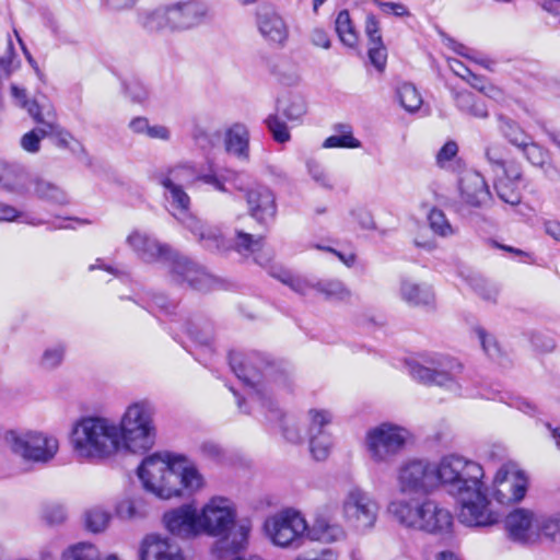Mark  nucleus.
Listing matches in <instances>:
<instances>
[{"label": "nucleus", "mask_w": 560, "mask_h": 560, "mask_svg": "<svg viewBox=\"0 0 560 560\" xmlns=\"http://www.w3.org/2000/svg\"><path fill=\"white\" fill-rule=\"evenodd\" d=\"M411 374L416 380L423 383L435 384L445 388L453 396L462 395L460 384L444 371L431 370L425 366L416 365L411 370Z\"/></svg>", "instance_id": "nucleus-26"}, {"label": "nucleus", "mask_w": 560, "mask_h": 560, "mask_svg": "<svg viewBox=\"0 0 560 560\" xmlns=\"http://www.w3.org/2000/svg\"><path fill=\"white\" fill-rule=\"evenodd\" d=\"M539 513L517 508L505 517L504 527L509 538L520 544H535L538 541Z\"/></svg>", "instance_id": "nucleus-17"}, {"label": "nucleus", "mask_w": 560, "mask_h": 560, "mask_svg": "<svg viewBox=\"0 0 560 560\" xmlns=\"http://www.w3.org/2000/svg\"><path fill=\"white\" fill-rule=\"evenodd\" d=\"M200 179L203 183L213 186L214 189L226 192V184L234 185L237 179V175L233 172H225L224 174L211 173L200 176Z\"/></svg>", "instance_id": "nucleus-50"}, {"label": "nucleus", "mask_w": 560, "mask_h": 560, "mask_svg": "<svg viewBox=\"0 0 560 560\" xmlns=\"http://www.w3.org/2000/svg\"><path fill=\"white\" fill-rule=\"evenodd\" d=\"M310 451L316 460H324L328 457L331 448V438L329 434L308 436Z\"/></svg>", "instance_id": "nucleus-47"}, {"label": "nucleus", "mask_w": 560, "mask_h": 560, "mask_svg": "<svg viewBox=\"0 0 560 560\" xmlns=\"http://www.w3.org/2000/svg\"><path fill=\"white\" fill-rule=\"evenodd\" d=\"M43 518L50 525H60L67 520V510L61 503H47L43 509Z\"/></svg>", "instance_id": "nucleus-51"}, {"label": "nucleus", "mask_w": 560, "mask_h": 560, "mask_svg": "<svg viewBox=\"0 0 560 560\" xmlns=\"http://www.w3.org/2000/svg\"><path fill=\"white\" fill-rule=\"evenodd\" d=\"M361 147V142L353 137L350 127H343L340 133L332 135L328 137L324 143L323 148L325 149H334V148H347V149H357Z\"/></svg>", "instance_id": "nucleus-44"}, {"label": "nucleus", "mask_w": 560, "mask_h": 560, "mask_svg": "<svg viewBox=\"0 0 560 560\" xmlns=\"http://www.w3.org/2000/svg\"><path fill=\"white\" fill-rule=\"evenodd\" d=\"M164 528L174 537L195 539L200 537L197 506L184 503L167 510L162 516Z\"/></svg>", "instance_id": "nucleus-16"}, {"label": "nucleus", "mask_w": 560, "mask_h": 560, "mask_svg": "<svg viewBox=\"0 0 560 560\" xmlns=\"http://www.w3.org/2000/svg\"><path fill=\"white\" fill-rule=\"evenodd\" d=\"M350 214L355 221H358L361 224L362 228H364V229L373 228V225H374L373 218H372L371 213L369 211H366L365 209H363V208L352 209Z\"/></svg>", "instance_id": "nucleus-61"}, {"label": "nucleus", "mask_w": 560, "mask_h": 560, "mask_svg": "<svg viewBox=\"0 0 560 560\" xmlns=\"http://www.w3.org/2000/svg\"><path fill=\"white\" fill-rule=\"evenodd\" d=\"M141 560H184V558L178 546L167 538L151 535L142 541Z\"/></svg>", "instance_id": "nucleus-22"}, {"label": "nucleus", "mask_w": 560, "mask_h": 560, "mask_svg": "<svg viewBox=\"0 0 560 560\" xmlns=\"http://www.w3.org/2000/svg\"><path fill=\"white\" fill-rule=\"evenodd\" d=\"M438 489L443 488L459 505L458 520L469 527H486L498 522L485 492V470L476 460L451 453L440 457Z\"/></svg>", "instance_id": "nucleus-1"}, {"label": "nucleus", "mask_w": 560, "mask_h": 560, "mask_svg": "<svg viewBox=\"0 0 560 560\" xmlns=\"http://www.w3.org/2000/svg\"><path fill=\"white\" fill-rule=\"evenodd\" d=\"M39 131L43 137H52L58 145L68 147L72 136L60 127L57 115L52 106L43 108V117L38 118Z\"/></svg>", "instance_id": "nucleus-29"}, {"label": "nucleus", "mask_w": 560, "mask_h": 560, "mask_svg": "<svg viewBox=\"0 0 560 560\" xmlns=\"http://www.w3.org/2000/svg\"><path fill=\"white\" fill-rule=\"evenodd\" d=\"M127 244L136 252V254L147 262H153L159 259L168 260L171 269L177 281H187L190 285L199 288L200 283L206 279V273L187 258L171 254L166 245L160 244L156 240L148 234L133 231L126 240Z\"/></svg>", "instance_id": "nucleus-8"}, {"label": "nucleus", "mask_w": 560, "mask_h": 560, "mask_svg": "<svg viewBox=\"0 0 560 560\" xmlns=\"http://www.w3.org/2000/svg\"><path fill=\"white\" fill-rule=\"evenodd\" d=\"M521 178L518 170H513L511 174H506L500 178L495 184V189L499 198L511 206L521 202V194L515 180Z\"/></svg>", "instance_id": "nucleus-32"}, {"label": "nucleus", "mask_w": 560, "mask_h": 560, "mask_svg": "<svg viewBox=\"0 0 560 560\" xmlns=\"http://www.w3.org/2000/svg\"><path fill=\"white\" fill-rule=\"evenodd\" d=\"M438 464L425 458H407L395 470V486L401 498L430 495L438 491Z\"/></svg>", "instance_id": "nucleus-10"}, {"label": "nucleus", "mask_w": 560, "mask_h": 560, "mask_svg": "<svg viewBox=\"0 0 560 560\" xmlns=\"http://www.w3.org/2000/svg\"><path fill=\"white\" fill-rule=\"evenodd\" d=\"M10 92L14 104L21 108L26 109L28 115L34 119L36 124L38 122V118L43 117V108L45 106H51L50 104L39 105L35 101H30L27 98L26 90L15 83L11 84Z\"/></svg>", "instance_id": "nucleus-37"}, {"label": "nucleus", "mask_w": 560, "mask_h": 560, "mask_svg": "<svg viewBox=\"0 0 560 560\" xmlns=\"http://www.w3.org/2000/svg\"><path fill=\"white\" fill-rule=\"evenodd\" d=\"M282 433L284 439L293 444L302 443L304 440L301 427L293 418H285L283 420Z\"/></svg>", "instance_id": "nucleus-56"}, {"label": "nucleus", "mask_w": 560, "mask_h": 560, "mask_svg": "<svg viewBox=\"0 0 560 560\" xmlns=\"http://www.w3.org/2000/svg\"><path fill=\"white\" fill-rule=\"evenodd\" d=\"M341 510L347 521L371 529L377 521L380 505L370 492L359 486H351L345 492Z\"/></svg>", "instance_id": "nucleus-14"}, {"label": "nucleus", "mask_w": 560, "mask_h": 560, "mask_svg": "<svg viewBox=\"0 0 560 560\" xmlns=\"http://www.w3.org/2000/svg\"><path fill=\"white\" fill-rule=\"evenodd\" d=\"M235 245L240 253L254 256L255 261L262 267L268 266L272 260L273 253L266 245L262 236L237 232Z\"/></svg>", "instance_id": "nucleus-23"}, {"label": "nucleus", "mask_w": 560, "mask_h": 560, "mask_svg": "<svg viewBox=\"0 0 560 560\" xmlns=\"http://www.w3.org/2000/svg\"><path fill=\"white\" fill-rule=\"evenodd\" d=\"M266 124L276 141L284 143L290 140V132L287 125L277 116H269L266 120Z\"/></svg>", "instance_id": "nucleus-55"}, {"label": "nucleus", "mask_w": 560, "mask_h": 560, "mask_svg": "<svg viewBox=\"0 0 560 560\" xmlns=\"http://www.w3.org/2000/svg\"><path fill=\"white\" fill-rule=\"evenodd\" d=\"M231 368L235 375L248 387L247 396L253 402H258L261 406L267 404L271 405L270 397L267 395L265 387L260 386V373L253 365L252 361L247 358H243L238 354L232 355Z\"/></svg>", "instance_id": "nucleus-19"}, {"label": "nucleus", "mask_w": 560, "mask_h": 560, "mask_svg": "<svg viewBox=\"0 0 560 560\" xmlns=\"http://www.w3.org/2000/svg\"><path fill=\"white\" fill-rule=\"evenodd\" d=\"M32 178L23 168L0 161V189L15 194L30 192Z\"/></svg>", "instance_id": "nucleus-24"}, {"label": "nucleus", "mask_w": 560, "mask_h": 560, "mask_svg": "<svg viewBox=\"0 0 560 560\" xmlns=\"http://www.w3.org/2000/svg\"><path fill=\"white\" fill-rule=\"evenodd\" d=\"M459 195L464 203L475 208L483 206L491 197L485 178L476 171H465L462 174Z\"/></svg>", "instance_id": "nucleus-21"}, {"label": "nucleus", "mask_w": 560, "mask_h": 560, "mask_svg": "<svg viewBox=\"0 0 560 560\" xmlns=\"http://www.w3.org/2000/svg\"><path fill=\"white\" fill-rule=\"evenodd\" d=\"M281 110L289 120H299L306 113V104L302 97L293 96L281 104Z\"/></svg>", "instance_id": "nucleus-48"}, {"label": "nucleus", "mask_w": 560, "mask_h": 560, "mask_svg": "<svg viewBox=\"0 0 560 560\" xmlns=\"http://www.w3.org/2000/svg\"><path fill=\"white\" fill-rule=\"evenodd\" d=\"M20 214V211L14 207L0 202V221H14Z\"/></svg>", "instance_id": "nucleus-63"}, {"label": "nucleus", "mask_w": 560, "mask_h": 560, "mask_svg": "<svg viewBox=\"0 0 560 560\" xmlns=\"http://www.w3.org/2000/svg\"><path fill=\"white\" fill-rule=\"evenodd\" d=\"M305 538L312 541L331 544L343 540L346 532L338 523H331L324 517H317L311 526L307 525Z\"/></svg>", "instance_id": "nucleus-25"}, {"label": "nucleus", "mask_w": 560, "mask_h": 560, "mask_svg": "<svg viewBox=\"0 0 560 560\" xmlns=\"http://www.w3.org/2000/svg\"><path fill=\"white\" fill-rule=\"evenodd\" d=\"M72 456L80 463H100L119 452L116 421L97 415L75 419L69 430Z\"/></svg>", "instance_id": "nucleus-4"}, {"label": "nucleus", "mask_w": 560, "mask_h": 560, "mask_svg": "<svg viewBox=\"0 0 560 560\" xmlns=\"http://www.w3.org/2000/svg\"><path fill=\"white\" fill-rule=\"evenodd\" d=\"M501 128L509 141L517 148L522 149V147L526 144L527 140H529V137H527L512 120H503Z\"/></svg>", "instance_id": "nucleus-53"}, {"label": "nucleus", "mask_w": 560, "mask_h": 560, "mask_svg": "<svg viewBox=\"0 0 560 560\" xmlns=\"http://www.w3.org/2000/svg\"><path fill=\"white\" fill-rule=\"evenodd\" d=\"M428 220L432 231L442 237H447L455 233V230L443 211L439 209H432L429 213Z\"/></svg>", "instance_id": "nucleus-45"}, {"label": "nucleus", "mask_w": 560, "mask_h": 560, "mask_svg": "<svg viewBox=\"0 0 560 560\" xmlns=\"http://www.w3.org/2000/svg\"><path fill=\"white\" fill-rule=\"evenodd\" d=\"M338 556L331 549H325L318 555H303L299 556L295 560H337Z\"/></svg>", "instance_id": "nucleus-64"}, {"label": "nucleus", "mask_w": 560, "mask_h": 560, "mask_svg": "<svg viewBox=\"0 0 560 560\" xmlns=\"http://www.w3.org/2000/svg\"><path fill=\"white\" fill-rule=\"evenodd\" d=\"M458 151V147L454 141L446 142L436 154V162L440 166H444L450 162Z\"/></svg>", "instance_id": "nucleus-59"}, {"label": "nucleus", "mask_w": 560, "mask_h": 560, "mask_svg": "<svg viewBox=\"0 0 560 560\" xmlns=\"http://www.w3.org/2000/svg\"><path fill=\"white\" fill-rule=\"evenodd\" d=\"M194 174L189 167L179 166L173 168L161 179L165 189L164 196L170 205L171 213L183 221L185 226L195 234L208 249H226L228 246L219 229L206 226L200 220L190 214L191 200L184 188L185 184L192 180Z\"/></svg>", "instance_id": "nucleus-6"}, {"label": "nucleus", "mask_w": 560, "mask_h": 560, "mask_svg": "<svg viewBox=\"0 0 560 560\" xmlns=\"http://www.w3.org/2000/svg\"><path fill=\"white\" fill-rule=\"evenodd\" d=\"M147 501L141 497L124 498L115 505V514L122 521H136L148 515Z\"/></svg>", "instance_id": "nucleus-31"}, {"label": "nucleus", "mask_w": 560, "mask_h": 560, "mask_svg": "<svg viewBox=\"0 0 560 560\" xmlns=\"http://www.w3.org/2000/svg\"><path fill=\"white\" fill-rule=\"evenodd\" d=\"M310 39L314 46L320 47L323 49H328L330 47V39L328 34L323 28L312 30Z\"/></svg>", "instance_id": "nucleus-60"}, {"label": "nucleus", "mask_w": 560, "mask_h": 560, "mask_svg": "<svg viewBox=\"0 0 560 560\" xmlns=\"http://www.w3.org/2000/svg\"><path fill=\"white\" fill-rule=\"evenodd\" d=\"M307 522L294 510H283L268 516L262 525L265 537L280 548H298L305 539Z\"/></svg>", "instance_id": "nucleus-12"}, {"label": "nucleus", "mask_w": 560, "mask_h": 560, "mask_svg": "<svg viewBox=\"0 0 560 560\" xmlns=\"http://www.w3.org/2000/svg\"><path fill=\"white\" fill-rule=\"evenodd\" d=\"M154 416L155 408L147 399L129 404L116 422L119 448L133 454H143L151 450L156 440Z\"/></svg>", "instance_id": "nucleus-7"}, {"label": "nucleus", "mask_w": 560, "mask_h": 560, "mask_svg": "<svg viewBox=\"0 0 560 560\" xmlns=\"http://www.w3.org/2000/svg\"><path fill=\"white\" fill-rule=\"evenodd\" d=\"M528 489V477L517 464H502L494 472L491 482L485 483L486 497L500 504H514L522 501Z\"/></svg>", "instance_id": "nucleus-13"}, {"label": "nucleus", "mask_w": 560, "mask_h": 560, "mask_svg": "<svg viewBox=\"0 0 560 560\" xmlns=\"http://www.w3.org/2000/svg\"><path fill=\"white\" fill-rule=\"evenodd\" d=\"M173 32L197 30L213 19L211 4L207 0H177L171 2Z\"/></svg>", "instance_id": "nucleus-15"}, {"label": "nucleus", "mask_w": 560, "mask_h": 560, "mask_svg": "<svg viewBox=\"0 0 560 560\" xmlns=\"http://www.w3.org/2000/svg\"><path fill=\"white\" fill-rule=\"evenodd\" d=\"M249 133L242 124H234L225 130L224 147L228 153L247 160L249 152Z\"/></svg>", "instance_id": "nucleus-28"}, {"label": "nucleus", "mask_w": 560, "mask_h": 560, "mask_svg": "<svg viewBox=\"0 0 560 560\" xmlns=\"http://www.w3.org/2000/svg\"><path fill=\"white\" fill-rule=\"evenodd\" d=\"M280 280L300 294H307L312 290L317 291V281L306 277L292 276L289 272H283Z\"/></svg>", "instance_id": "nucleus-46"}, {"label": "nucleus", "mask_w": 560, "mask_h": 560, "mask_svg": "<svg viewBox=\"0 0 560 560\" xmlns=\"http://www.w3.org/2000/svg\"><path fill=\"white\" fill-rule=\"evenodd\" d=\"M44 137L39 131V126L36 129H33L21 138L20 144L22 149L28 153H36L40 149V140Z\"/></svg>", "instance_id": "nucleus-57"}, {"label": "nucleus", "mask_w": 560, "mask_h": 560, "mask_svg": "<svg viewBox=\"0 0 560 560\" xmlns=\"http://www.w3.org/2000/svg\"><path fill=\"white\" fill-rule=\"evenodd\" d=\"M306 168L312 179L320 187L331 190L335 187V180L325 166L315 159L306 161Z\"/></svg>", "instance_id": "nucleus-43"}, {"label": "nucleus", "mask_w": 560, "mask_h": 560, "mask_svg": "<svg viewBox=\"0 0 560 560\" xmlns=\"http://www.w3.org/2000/svg\"><path fill=\"white\" fill-rule=\"evenodd\" d=\"M256 26L262 39L272 47L282 48L289 39V26L284 19L270 8L256 12Z\"/></svg>", "instance_id": "nucleus-18"}, {"label": "nucleus", "mask_w": 560, "mask_h": 560, "mask_svg": "<svg viewBox=\"0 0 560 560\" xmlns=\"http://www.w3.org/2000/svg\"><path fill=\"white\" fill-rule=\"evenodd\" d=\"M542 537L560 542V514L546 515L539 513L538 541Z\"/></svg>", "instance_id": "nucleus-41"}, {"label": "nucleus", "mask_w": 560, "mask_h": 560, "mask_svg": "<svg viewBox=\"0 0 560 560\" xmlns=\"http://www.w3.org/2000/svg\"><path fill=\"white\" fill-rule=\"evenodd\" d=\"M397 100L400 106L408 113H416L420 109L423 100L417 88L408 82L397 88Z\"/></svg>", "instance_id": "nucleus-40"}, {"label": "nucleus", "mask_w": 560, "mask_h": 560, "mask_svg": "<svg viewBox=\"0 0 560 560\" xmlns=\"http://www.w3.org/2000/svg\"><path fill=\"white\" fill-rule=\"evenodd\" d=\"M525 155L528 161L536 166H545L549 162L548 152L545 151L541 147L527 140L526 144L522 147Z\"/></svg>", "instance_id": "nucleus-52"}, {"label": "nucleus", "mask_w": 560, "mask_h": 560, "mask_svg": "<svg viewBox=\"0 0 560 560\" xmlns=\"http://www.w3.org/2000/svg\"><path fill=\"white\" fill-rule=\"evenodd\" d=\"M129 129L136 133L145 136L150 139L167 141L171 138V131L163 125H151L145 117H135L129 122Z\"/></svg>", "instance_id": "nucleus-33"}, {"label": "nucleus", "mask_w": 560, "mask_h": 560, "mask_svg": "<svg viewBox=\"0 0 560 560\" xmlns=\"http://www.w3.org/2000/svg\"><path fill=\"white\" fill-rule=\"evenodd\" d=\"M400 295L404 301L411 305H425L433 301V294L429 288L421 287L407 279L401 281Z\"/></svg>", "instance_id": "nucleus-34"}, {"label": "nucleus", "mask_w": 560, "mask_h": 560, "mask_svg": "<svg viewBox=\"0 0 560 560\" xmlns=\"http://www.w3.org/2000/svg\"><path fill=\"white\" fill-rule=\"evenodd\" d=\"M112 514L102 506H92L83 514L84 527L93 534L103 533L109 526Z\"/></svg>", "instance_id": "nucleus-35"}, {"label": "nucleus", "mask_w": 560, "mask_h": 560, "mask_svg": "<svg viewBox=\"0 0 560 560\" xmlns=\"http://www.w3.org/2000/svg\"><path fill=\"white\" fill-rule=\"evenodd\" d=\"M66 348L63 345L48 347L40 358V365L44 369L52 370L61 364L65 358Z\"/></svg>", "instance_id": "nucleus-49"}, {"label": "nucleus", "mask_w": 560, "mask_h": 560, "mask_svg": "<svg viewBox=\"0 0 560 560\" xmlns=\"http://www.w3.org/2000/svg\"><path fill=\"white\" fill-rule=\"evenodd\" d=\"M60 560H120L116 555L103 556L101 549L86 541L75 542L65 548Z\"/></svg>", "instance_id": "nucleus-30"}, {"label": "nucleus", "mask_w": 560, "mask_h": 560, "mask_svg": "<svg viewBox=\"0 0 560 560\" xmlns=\"http://www.w3.org/2000/svg\"><path fill=\"white\" fill-rule=\"evenodd\" d=\"M387 512L401 527L432 535L450 534L454 525L451 511L428 497L395 498Z\"/></svg>", "instance_id": "nucleus-5"}, {"label": "nucleus", "mask_w": 560, "mask_h": 560, "mask_svg": "<svg viewBox=\"0 0 560 560\" xmlns=\"http://www.w3.org/2000/svg\"><path fill=\"white\" fill-rule=\"evenodd\" d=\"M317 292L329 301H347L351 296L350 290L339 280L317 281Z\"/></svg>", "instance_id": "nucleus-42"}, {"label": "nucleus", "mask_w": 560, "mask_h": 560, "mask_svg": "<svg viewBox=\"0 0 560 560\" xmlns=\"http://www.w3.org/2000/svg\"><path fill=\"white\" fill-rule=\"evenodd\" d=\"M248 212L260 224L271 222L277 213L276 198L267 187H255L247 191Z\"/></svg>", "instance_id": "nucleus-20"}, {"label": "nucleus", "mask_w": 560, "mask_h": 560, "mask_svg": "<svg viewBox=\"0 0 560 560\" xmlns=\"http://www.w3.org/2000/svg\"><path fill=\"white\" fill-rule=\"evenodd\" d=\"M32 189L39 198L46 199L50 202L57 205H65L68 202L67 194L61 188L42 178H32L31 190Z\"/></svg>", "instance_id": "nucleus-36"}, {"label": "nucleus", "mask_w": 560, "mask_h": 560, "mask_svg": "<svg viewBox=\"0 0 560 560\" xmlns=\"http://www.w3.org/2000/svg\"><path fill=\"white\" fill-rule=\"evenodd\" d=\"M369 58L380 72L384 71L387 61V50L382 40L369 43Z\"/></svg>", "instance_id": "nucleus-54"}, {"label": "nucleus", "mask_w": 560, "mask_h": 560, "mask_svg": "<svg viewBox=\"0 0 560 560\" xmlns=\"http://www.w3.org/2000/svg\"><path fill=\"white\" fill-rule=\"evenodd\" d=\"M365 33L369 37V43H374L375 40L381 42L382 36L380 34L378 22L373 15H369L365 22Z\"/></svg>", "instance_id": "nucleus-62"}, {"label": "nucleus", "mask_w": 560, "mask_h": 560, "mask_svg": "<svg viewBox=\"0 0 560 560\" xmlns=\"http://www.w3.org/2000/svg\"><path fill=\"white\" fill-rule=\"evenodd\" d=\"M336 32L339 39L348 47L354 48L359 43V34L347 10H342L336 18Z\"/></svg>", "instance_id": "nucleus-38"}, {"label": "nucleus", "mask_w": 560, "mask_h": 560, "mask_svg": "<svg viewBox=\"0 0 560 560\" xmlns=\"http://www.w3.org/2000/svg\"><path fill=\"white\" fill-rule=\"evenodd\" d=\"M5 441L13 454L36 464L51 462L60 448L58 436L42 430L10 431Z\"/></svg>", "instance_id": "nucleus-11"}, {"label": "nucleus", "mask_w": 560, "mask_h": 560, "mask_svg": "<svg viewBox=\"0 0 560 560\" xmlns=\"http://www.w3.org/2000/svg\"><path fill=\"white\" fill-rule=\"evenodd\" d=\"M332 416L326 409L312 408L306 413L307 436L328 434L326 428L330 424Z\"/></svg>", "instance_id": "nucleus-39"}, {"label": "nucleus", "mask_w": 560, "mask_h": 560, "mask_svg": "<svg viewBox=\"0 0 560 560\" xmlns=\"http://www.w3.org/2000/svg\"><path fill=\"white\" fill-rule=\"evenodd\" d=\"M137 475L143 489L163 501L189 498L206 488L198 466L188 457L170 452L143 458Z\"/></svg>", "instance_id": "nucleus-2"}, {"label": "nucleus", "mask_w": 560, "mask_h": 560, "mask_svg": "<svg viewBox=\"0 0 560 560\" xmlns=\"http://www.w3.org/2000/svg\"><path fill=\"white\" fill-rule=\"evenodd\" d=\"M411 440L406 428L382 422L366 430L363 441L368 459L375 466L389 465Z\"/></svg>", "instance_id": "nucleus-9"}, {"label": "nucleus", "mask_w": 560, "mask_h": 560, "mask_svg": "<svg viewBox=\"0 0 560 560\" xmlns=\"http://www.w3.org/2000/svg\"><path fill=\"white\" fill-rule=\"evenodd\" d=\"M140 25L148 32H173V15L171 3L152 10L143 11L139 15Z\"/></svg>", "instance_id": "nucleus-27"}, {"label": "nucleus", "mask_w": 560, "mask_h": 560, "mask_svg": "<svg viewBox=\"0 0 560 560\" xmlns=\"http://www.w3.org/2000/svg\"><path fill=\"white\" fill-rule=\"evenodd\" d=\"M478 337L488 357L491 359L498 358L500 354V349L497 345V341L492 337L486 335V332L481 329L478 330Z\"/></svg>", "instance_id": "nucleus-58"}, {"label": "nucleus", "mask_w": 560, "mask_h": 560, "mask_svg": "<svg viewBox=\"0 0 560 560\" xmlns=\"http://www.w3.org/2000/svg\"><path fill=\"white\" fill-rule=\"evenodd\" d=\"M200 536L219 538L217 546L235 553L247 545L253 528L248 518L237 520L235 503L223 495H212L197 508Z\"/></svg>", "instance_id": "nucleus-3"}]
</instances>
